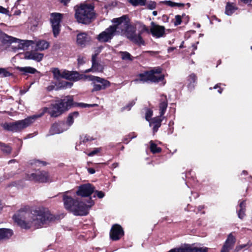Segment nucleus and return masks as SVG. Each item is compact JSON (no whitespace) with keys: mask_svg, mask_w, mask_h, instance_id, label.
<instances>
[{"mask_svg":"<svg viewBox=\"0 0 252 252\" xmlns=\"http://www.w3.org/2000/svg\"><path fill=\"white\" fill-rule=\"evenodd\" d=\"M112 23H116L117 27V34L126 36L133 42L138 45H144V41L139 34L136 33V28L130 25L126 15L114 18Z\"/></svg>","mask_w":252,"mask_h":252,"instance_id":"obj_2","label":"nucleus"},{"mask_svg":"<svg viewBox=\"0 0 252 252\" xmlns=\"http://www.w3.org/2000/svg\"><path fill=\"white\" fill-rule=\"evenodd\" d=\"M104 31L100 33L97 37V39L100 42H108L117 34V27L116 23H113Z\"/></svg>","mask_w":252,"mask_h":252,"instance_id":"obj_10","label":"nucleus"},{"mask_svg":"<svg viewBox=\"0 0 252 252\" xmlns=\"http://www.w3.org/2000/svg\"><path fill=\"white\" fill-rule=\"evenodd\" d=\"M162 119L160 117H155L149 122V126H153V133L156 132L161 126Z\"/></svg>","mask_w":252,"mask_h":252,"instance_id":"obj_22","label":"nucleus"},{"mask_svg":"<svg viewBox=\"0 0 252 252\" xmlns=\"http://www.w3.org/2000/svg\"><path fill=\"white\" fill-rule=\"evenodd\" d=\"M129 136L130 137V139H132L134 137H135L136 136V135H133V136H131V134H129Z\"/></svg>","mask_w":252,"mask_h":252,"instance_id":"obj_60","label":"nucleus"},{"mask_svg":"<svg viewBox=\"0 0 252 252\" xmlns=\"http://www.w3.org/2000/svg\"><path fill=\"white\" fill-rule=\"evenodd\" d=\"M221 84H217L216 85H215L214 87V89H216L218 88H219L220 89L218 90V92L220 93V94H221L222 93V89H221L220 87V85Z\"/></svg>","mask_w":252,"mask_h":252,"instance_id":"obj_51","label":"nucleus"},{"mask_svg":"<svg viewBox=\"0 0 252 252\" xmlns=\"http://www.w3.org/2000/svg\"><path fill=\"white\" fill-rule=\"evenodd\" d=\"M157 14H158V13H157V11H154L153 12V15H154V16H157Z\"/></svg>","mask_w":252,"mask_h":252,"instance_id":"obj_58","label":"nucleus"},{"mask_svg":"<svg viewBox=\"0 0 252 252\" xmlns=\"http://www.w3.org/2000/svg\"><path fill=\"white\" fill-rule=\"evenodd\" d=\"M161 73V69L159 67L155 68L149 71H146L143 73L139 74L136 79L133 80L135 83L146 82H159L162 81L164 75Z\"/></svg>","mask_w":252,"mask_h":252,"instance_id":"obj_6","label":"nucleus"},{"mask_svg":"<svg viewBox=\"0 0 252 252\" xmlns=\"http://www.w3.org/2000/svg\"><path fill=\"white\" fill-rule=\"evenodd\" d=\"M68 129V126L64 122H60L53 125L50 130V133L52 135L59 134Z\"/></svg>","mask_w":252,"mask_h":252,"instance_id":"obj_17","label":"nucleus"},{"mask_svg":"<svg viewBox=\"0 0 252 252\" xmlns=\"http://www.w3.org/2000/svg\"><path fill=\"white\" fill-rule=\"evenodd\" d=\"M75 17L79 23L89 24L95 18L94 5L89 3L80 4L75 10Z\"/></svg>","mask_w":252,"mask_h":252,"instance_id":"obj_4","label":"nucleus"},{"mask_svg":"<svg viewBox=\"0 0 252 252\" xmlns=\"http://www.w3.org/2000/svg\"><path fill=\"white\" fill-rule=\"evenodd\" d=\"M164 3L169 6L175 7V2L170 0H166L164 1Z\"/></svg>","mask_w":252,"mask_h":252,"instance_id":"obj_48","label":"nucleus"},{"mask_svg":"<svg viewBox=\"0 0 252 252\" xmlns=\"http://www.w3.org/2000/svg\"><path fill=\"white\" fill-rule=\"evenodd\" d=\"M12 186H17V183H16L14 182V183H13L12 184Z\"/></svg>","mask_w":252,"mask_h":252,"instance_id":"obj_61","label":"nucleus"},{"mask_svg":"<svg viewBox=\"0 0 252 252\" xmlns=\"http://www.w3.org/2000/svg\"><path fill=\"white\" fill-rule=\"evenodd\" d=\"M167 107V100L166 96H161L160 102L159 103L160 117L162 116L166 110Z\"/></svg>","mask_w":252,"mask_h":252,"instance_id":"obj_23","label":"nucleus"},{"mask_svg":"<svg viewBox=\"0 0 252 252\" xmlns=\"http://www.w3.org/2000/svg\"><path fill=\"white\" fill-rule=\"evenodd\" d=\"M241 1L245 3H251L252 0H241Z\"/></svg>","mask_w":252,"mask_h":252,"instance_id":"obj_54","label":"nucleus"},{"mask_svg":"<svg viewBox=\"0 0 252 252\" xmlns=\"http://www.w3.org/2000/svg\"><path fill=\"white\" fill-rule=\"evenodd\" d=\"M73 85V83L66 81H62V82L59 83L58 85L57 86V89H67L71 88Z\"/></svg>","mask_w":252,"mask_h":252,"instance_id":"obj_31","label":"nucleus"},{"mask_svg":"<svg viewBox=\"0 0 252 252\" xmlns=\"http://www.w3.org/2000/svg\"><path fill=\"white\" fill-rule=\"evenodd\" d=\"M124 232L122 227L118 224L114 225L110 231V236L113 240H118L124 235Z\"/></svg>","mask_w":252,"mask_h":252,"instance_id":"obj_16","label":"nucleus"},{"mask_svg":"<svg viewBox=\"0 0 252 252\" xmlns=\"http://www.w3.org/2000/svg\"><path fill=\"white\" fill-rule=\"evenodd\" d=\"M36 49L37 50L42 51L47 49L49 47V44L48 42L45 40H41L38 41L36 43Z\"/></svg>","mask_w":252,"mask_h":252,"instance_id":"obj_29","label":"nucleus"},{"mask_svg":"<svg viewBox=\"0 0 252 252\" xmlns=\"http://www.w3.org/2000/svg\"><path fill=\"white\" fill-rule=\"evenodd\" d=\"M96 55H94L92 56V65L91 68L85 70L83 72L84 73H88L90 72H101L103 70V67L102 65L99 64L96 61Z\"/></svg>","mask_w":252,"mask_h":252,"instance_id":"obj_18","label":"nucleus"},{"mask_svg":"<svg viewBox=\"0 0 252 252\" xmlns=\"http://www.w3.org/2000/svg\"><path fill=\"white\" fill-rule=\"evenodd\" d=\"M101 151V148H95L91 152L88 153V155L90 157H92L99 153Z\"/></svg>","mask_w":252,"mask_h":252,"instance_id":"obj_41","label":"nucleus"},{"mask_svg":"<svg viewBox=\"0 0 252 252\" xmlns=\"http://www.w3.org/2000/svg\"><path fill=\"white\" fill-rule=\"evenodd\" d=\"M184 4L183 3H177L175 2V6H177L179 7H183L184 6Z\"/></svg>","mask_w":252,"mask_h":252,"instance_id":"obj_52","label":"nucleus"},{"mask_svg":"<svg viewBox=\"0 0 252 252\" xmlns=\"http://www.w3.org/2000/svg\"><path fill=\"white\" fill-rule=\"evenodd\" d=\"M134 104L135 102H134V101H132L129 102L126 105L122 108L121 111L122 112H123L125 110L129 111L130 110L131 108L134 105Z\"/></svg>","mask_w":252,"mask_h":252,"instance_id":"obj_38","label":"nucleus"},{"mask_svg":"<svg viewBox=\"0 0 252 252\" xmlns=\"http://www.w3.org/2000/svg\"><path fill=\"white\" fill-rule=\"evenodd\" d=\"M31 164H32V165L35 166L36 167L45 165V163L44 162L36 159L33 160L31 162Z\"/></svg>","mask_w":252,"mask_h":252,"instance_id":"obj_39","label":"nucleus"},{"mask_svg":"<svg viewBox=\"0 0 252 252\" xmlns=\"http://www.w3.org/2000/svg\"><path fill=\"white\" fill-rule=\"evenodd\" d=\"M147 0H128V1L133 6L145 5Z\"/></svg>","mask_w":252,"mask_h":252,"instance_id":"obj_35","label":"nucleus"},{"mask_svg":"<svg viewBox=\"0 0 252 252\" xmlns=\"http://www.w3.org/2000/svg\"><path fill=\"white\" fill-rule=\"evenodd\" d=\"M88 171L89 172V173L93 174L95 173V170L92 168H89L88 169Z\"/></svg>","mask_w":252,"mask_h":252,"instance_id":"obj_53","label":"nucleus"},{"mask_svg":"<svg viewBox=\"0 0 252 252\" xmlns=\"http://www.w3.org/2000/svg\"><path fill=\"white\" fill-rule=\"evenodd\" d=\"M78 116L79 113L76 111L74 112L69 115L67 118L66 123H65L68 127L73 124L74 122V119L77 118Z\"/></svg>","mask_w":252,"mask_h":252,"instance_id":"obj_28","label":"nucleus"},{"mask_svg":"<svg viewBox=\"0 0 252 252\" xmlns=\"http://www.w3.org/2000/svg\"><path fill=\"white\" fill-rule=\"evenodd\" d=\"M78 62L79 64H82L85 62V58L83 57H79L78 59Z\"/></svg>","mask_w":252,"mask_h":252,"instance_id":"obj_50","label":"nucleus"},{"mask_svg":"<svg viewBox=\"0 0 252 252\" xmlns=\"http://www.w3.org/2000/svg\"><path fill=\"white\" fill-rule=\"evenodd\" d=\"M20 13H21L20 11H17L15 12V14H16V15H19Z\"/></svg>","mask_w":252,"mask_h":252,"instance_id":"obj_59","label":"nucleus"},{"mask_svg":"<svg viewBox=\"0 0 252 252\" xmlns=\"http://www.w3.org/2000/svg\"><path fill=\"white\" fill-rule=\"evenodd\" d=\"M175 49V48H174V47H170L168 49V52L169 53L172 52Z\"/></svg>","mask_w":252,"mask_h":252,"instance_id":"obj_56","label":"nucleus"},{"mask_svg":"<svg viewBox=\"0 0 252 252\" xmlns=\"http://www.w3.org/2000/svg\"><path fill=\"white\" fill-rule=\"evenodd\" d=\"M183 43H184V42H183L180 45L179 47L180 48H182L183 47Z\"/></svg>","mask_w":252,"mask_h":252,"instance_id":"obj_62","label":"nucleus"},{"mask_svg":"<svg viewBox=\"0 0 252 252\" xmlns=\"http://www.w3.org/2000/svg\"><path fill=\"white\" fill-rule=\"evenodd\" d=\"M0 147L1 150L5 154H8L11 151V148L8 145H6L0 142Z\"/></svg>","mask_w":252,"mask_h":252,"instance_id":"obj_34","label":"nucleus"},{"mask_svg":"<svg viewBox=\"0 0 252 252\" xmlns=\"http://www.w3.org/2000/svg\"><path fill=\"white\" fill-rule=\"evenodd\" d=\"M135 26L138 30V34L141 35V34L144 32L150 33V30L144 24L139 22L136 24Z\"/></svg>","mask_w":252,"mask_h":252,"instance_id":"obj_26","label":"nucleus"},{"mask_svg":"<svg viewBox=\"0 0 252 252\" xmlns=\"http://www.w3.org/2000/svg\"><path fill=\"white\" fill-rule=\"evenodd\" d=\"M3 208V205L1 202V201L0 200V210H1Z\"/></svg>","mask_w":252,"mask_h":252,"instance_id":"obj_57","label":"nucleus"},{"mask_svg":"<svg viewBox=\"0 0 252 252\" xmlns=\"http://www.w3.org/2000/svg\"><path fill=\"white\" fill-rule=\"evenodd\" d=\"M97 197L99 198H102L104 196V193L101 191H95Z\"/></svg>","mask_w":252,"mask_h":252,"instance_id":"obj_47","label":"nucleus"},{"mask_svg":"<svg viewBox=\"0 0 252 252\" xmlns=\"http://www.w3.org/2000/svg\"><path fill=\"white\" fill-rule=\"evenodd\" d=\"M156 7V3L154 1H150L147 4V7L149 9H154Z\"/></svg>","mask_w":252,"mask_h":252,"instance_id":"obj_45","label":"nucleus"},{"mask_svg":"<svg viewBox=\"0 0 252 252\" xmlns=\"http://www.w3.org/2000/svg\"><path fill=\"white\" fill-rule=\"evenodd\" d=\"M94 191V187L90 184H86L78 187L76 194L82 197H87L91 195Z\"/></svg>","mask_w":252,"mask_h":252,"instance_id":"obj_14","label":"nucleus"},{"mask_svg":"<svg viewBox=\"0 0 252 252\" xmlns=\"http://www.w3.org/2000/svg\"><path fill=\"white\" fill-rule=\"evenodd\" d=\"M13 219L23 229H38L51 221L53 216L48 210L37 207L30 211L20 210L13 216Z\"/></svg>","mask_w":252,"mask_h":252,"instance_id":"obj_1","label":"nucleus"},{"mask_svg":"<svg viewBox=\"0 0 252 252\" xmlns=\"http://www.w3.org/2000/svg\"><path fill=\"white\" fill-rule=\"evenodd\" d=\"M150 33L156 38L162 37L165 34V28L163 26L156 24L152 22L151 23V28L150 29Z\"/></svg>","mask_w":252,"mask_h":252,"instance_id":"obj_15","label":"nucleus"},{"mask_svg":"<svg viewBox=\"0 0 252 252\" xmlns=\"http://www.w3.org/2000/svg\"><path fill=\"white\" fill-rule=\"evenodd\" d=\"M11 75V73H10L5 68H0V76L2 77H8Z\"/></svg>","mask_w":252,"mask_h":252,"instance_id":"obj_37","label":"nucleus"},{"mask_svg":"<svg viewBox=\"0 0 252 252\" xmlns=\"http://www.w3.org/2000/svg\"><path fill=\"white\" fill-rule=\"evenodd\" d=\"M54 78L57 80H59L62 78H65L67 80L77 81L81 79H83L86 75L80 74L77 72H71L65 70H60L58 68H54L52 70Z\"/></svg>","mask_w":252,"mask_h":252,"instance_id":"obj_8","label":"nucleus"},{"mask_svg":"<svg viewBox=\"0 0 252 252\" xmlns=\"http://www.w3.org/2000/svg\"><path fill=\"white\" fill-rule=\"evenodd\" d=\"M196 79V76L194 74L192 73L189 75L188 79V87L189 89L192 90L194 88Z\"/></svg>","mask_w":252,"mask_h":252,"instance_id":"obj_27","label":"nucleus"},{"mask_svg":"<svg viewBox=\"0 0 252 252\" xmlns=\"http://www.w3.org/2000/svg\"><path fill=\"white\" fill-rule=\"evenodd\" d=\"M150 144V150L153 153L155 154L160 152L161 150V148L158 147L157 145L155 144L153 141H151Z\"/></svg>","mask_w":252,"mask_h":252,"instance_id":"obj_33","label":"nucleus"},{"mask_svg":"<svg viewBox=\"0 0 252 252\" xmlns=\"http://www.w3.org/2000/svg\"><path fill=\"white\" fill-rule=\"evenodd\" d=\"M48 110V108L45 107L43 109V112L40 115H33L24 120L18 121L15 122L5 123L3 125V127L5 129L13 132L19 131L29 126L35 121L36 118L42 116Z\"/></svg>","mask_w":252,"mask_h":252,"instance_id":"obj_5","label":"nucleus"},{"mask_svg":"<svg viewBox=\"0 0 252 252\" xmlns=\"http://www.w3.org/2000/svg\"><path fill=\"white\" fill-rule=\"evenodd\" d=\"M57 85H54L53 84L52 85H49V86H48L47 87V90L49 91H51L54 89H56V90H57Z\"/></svg>","mask_w":252,"mask_h":252,"instance_id":"obj_49","label":"nucleus"},{"mask_svg":"<svg viewBox=\"0 0 252 252\" xmlns=\"http://www.w3.org/2000/svg\"><path fill=\"white\" fill-rule=\"evenodd\" d=\"M83 80H88L92 81L93 89L92 92L98 91L101 90H104L110 86L109 81L105 79L94 76L93 75H86L84 77Z\"/></svg>","mask_w":252,"mask_h":252,"instance_id":"obj_9","label":"nucleus"},{"mask_svg":"<svg viewBox=\"0 0 252 252\" xmlns=\"http://www.w3.org/2000/svg\"><path fill=\"white\" fill-rule=\"evenodd\" d=\"M90 40V38L86 32H81L77 35V43L81 47H85Z\"/></svg>","mask_w":252,"mask_h":252,"instance_id":"obj_20","label":"nucleus"},{"mask_svg":"<svg viewBox=\"0 0 252 252\" xmlns=\"http://www.w3.org/2000/svg\"><path fill=\"white\" fill-rule=\"evenodd\" d=\"M62 18V14L59 13H52L50 15V22L55 37H57L60 33V23Z\"/></svg>","mask_w":252,"mask_h":252,"instance_id":"obj_12","label":"nucleus"},{"mask_svg":"<svg viewBox=\"0 0 252 252\" xmlns=\"http://www.w3.org/2000/svg\"><path fill=\"white\" fill-rule=\"evenodd\" d=\"M43 57V54L38 53L36 51L26 52L24 54V58L27 60H33L37 62H40Z\"/></svg>","mask_w":252,"mask_h":252,"instance_id":"obj_19","label":"nucleus"},{"mask_svg":"<svg viewBox=\"0 0 252 252\" xmlns=\"http://www.w3.org/2000/svg\"><path fill=\"white\" fill-rule=\"evenodd\" d=\"M17 69L19 71L23 72L24 73H35L37 72L36 69L30 67V66H26V67H18Z\"/></svg>","mask_w":252,"mask_h":252,"instance_id":"obj_30","label":"nucleus"},{"mask_svg":"<svg viewBox=\"0 0 252 252\" xmlns=\"http://www.w3.org/2000/svg\"><path fill=\"white\" fill-rule=\"evenodd\" d=\"M192 47H193V48H194V49H197V46H196V45H192Z\"/></svg>","mask_w":252,"mask_h":252,"instance_id":"obj_63","label":"nucleus"},{"mask_svg":"<svg viewBox=\"0 0 252 252\" xmlns=\"http://www.w3.org/2000/svg\"><path fill=\"white\" fill-rule=\"evenodd\" d=\"M120 54H121L122 59L123 60L132 61L133 60L132 57L128 52H120Z\"/></svg>","mask_w":252,"mask_h":252,"instance_id":"obj_36","label":"nucleus"},{"mask_svg":"<svg viewBox=\"0 0 252 252\" xmlns=\"http://www.w3.org/2000/svg\"><path fill=\"white\" fill-rule=\"evenodd\" d=\"M78 106L82 107L85 108V107L97 106V104H86V103H80L78 104Z\"/></svg>","mask_w":252,"mask_h":252,"instance_id":"obj_46","label":"nucleus"},{"mask_svg":"<svg viewBox=\"0 0 252 252\" xmlns=\"http://www.w3.org/2000/svg\"><path fill=\"white\" fill-rule=\"evenodd\" d=\"M236 9V7L233 4L228 3L225 7V13L227 15H231L235 12Z\"/></svg>","mask_w":252,"mask_h":252,"instance_id":"obj_32","label":"nucleus"},{"mask_svg":"<svg viewBox=\"0 0 252 252\" xmlns=\"http://www.w3.org/2000/svg\"><path fill=\"white\" fill-rule=\"evenodd\" d=\"M249 247H250V246H249V245L248 244H242V245H240L239 246H237L235 250H236V252H239L240 250H241L242 249L245 248L246 249H247Z\"/></svg>","mask_w":252,"mask_h":252,"instance_id":"obj_44","label":"nucleus"},{"mask_svg":"<svg viewBox=\"0 0 252 252\" xmlns=\"http://www.w3.org/2000/svg\"><path fill=\"white\" fill-rule=\"evenodd\" d=\"M234 243L235 238L231 234H230L220 252H229V250L232 248Z\"/></svg>","mask_w":252,"mask_h":252,"instance_id":"obj_21","label":"nucleus"},{"mask_svg":"<svg viewBox=\"0 0 252 252\" xmlns=\"http://www.w3.org/2000/svg\"><path fill=\"white\" fill-rule=\"evenodd\" d=\"M153 115V111L150 109H147L146 112V120L150 122L151 121V118Z\"/></svg>","mask_w":252,"mask_h":252,"instance_id":"obj_40","label":"nucleus"},{"mask_svg":"<svg viewBox=\"0 0 252 252\" xmlns=\"http://www.w3.org/2000/svg\"><path fill=\"white\" fill-rule=\"evenodd\" d=\"M13 234L12 230L8 228L0 229V240L9 238Z\"/></svg>","mask_w":252,"mask_h":252,"instance_id":"obj_24","label":"nucleus"},{"mask_svg":"<svg viewBox=\"0 0 252 252\" xmlns=\"http://www.w3.org/2000/svg\"><path fill=\"white\" fill-rule=\"evenodd\" d=\"M27 179L42 183L50 181L49 175L47 172L38 170L36 171L35 173L28 174L27 175Z\"/></svg>","mask_w":252,"mask_h":252,"instance_id":"obj_13","label":"nucleus"},{"mask_svg":"<svg viewBox=\"0 0 252 252\" xmlns=\"http://www.w3.org/2000/svg\"><path fill=\"white\" fill-rule=\"evenodd\" d=\"M0 39H1L5 42L18 43V49H24L34 44L32 40H24L9 36L0 30Z\"/></svg>","mask_w":252,"mask_h":252,"instance_id":"obj_11","label":"nucleus"},{"mask_svg":"<svg viewBox=\"0 0 252 252\" xmlns=\"http://www.w3.org/2000/svg\"><path fill=\"white\" fill-rule=\"evenodd\" d=\"M182 22V16L179 15H176L175 17V21L174 22L175 26L180 25Z\"/></svg>","mask_w":252,"mask_h":252,"instance_id":"obj_43","label":"nucleus"},{"mask_svg":"<svg viewBox=\"0 0 252 252\" xmlns=\"http://www.w3.org/2000/svg\"><path fill=\"white\" fill-rule=\"evenodd\" d=\"M70 0H61V2L63 3L64 4H66Z\"/></svg>","mask_w":252,"mask_h":252,"instance_id":"obj_55","label":"nucleus"},{"mask_svg":"<svg viewBox=\"0 0 252 252\" xmlns=\"http://www.w3.org/2000/svg\"><path fill=\"white\" fill-rule=\"evenodd\" d=\"M246 206V201L244 200L241 201L239 204L238 215V217L241 219H243L245 216Z\"/></svg>","mask_w":252,"mask_h":252,"instance_id":"obj_25","label":"nucleus"},{"mask_svg":"<svg viewBox=\"0 0 252 252\" xmlns=\"http://www.w3.org/2000/svg\"><path fill=\"white\" fill-rule=\"evenodd\" d=\"M0 13L5 14L6 15H8V16H10L11 15L10 14V12L8 9L5 8L0 5Z\"/></svg>","mask_w":252,"mask_h":252,"instance_id":"obj_42","label":"nucleus"},{"mask_svg":"<svg viewBox=\"0 0 252 252\" xmlns=\"http://www.w3.org/2000/svg\"><path fill=\"white\" fill-rule=\"evenodd\" d=\"M72 103V96H67L64 99L61 100L59 103L52 105L49 110V113L52 117H57L67 110Z\"/></svg>","mask_w":252,"mask_h":252,"instance_id":"obj_7","label":"nucleus"},{"mask_svg":"<svg viewBox=\"0 0 252 252\" xmlns=\"http://www.w3.org/2000/svg\"><path fill=\"white\" fill-rule=\"evenodd\" d=\"M71 191L64 192L63 200L64 208L75 216H85L88 214L89 209L94 205V201L90 198L86 203L78 199H73L69 194Z\"/></svg>","mask_w":252,"mask_h":252,"instance_id":"obj_3","label":"nucleus"},{"mask_svg":"<svg viewBox=\"0 0 252 252\" xmlns=\"http://www.w3.org/2000/svg\"><path fill=\"white\" fill-rule=\"evenodd\" d=\"M27 91H23V90H21V94H25Z\"/></svg>","mask_w":252,"mask_h":252,"instance_id":"obj_64","label":"nucleus"}]
</instances>
